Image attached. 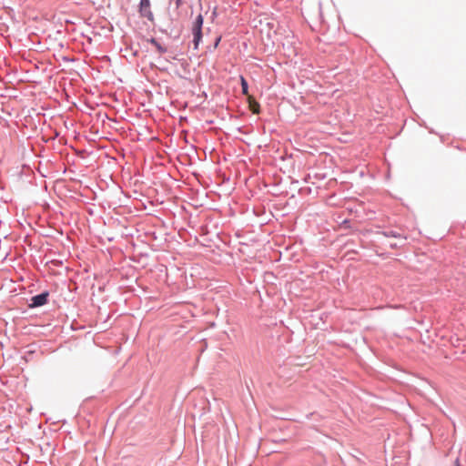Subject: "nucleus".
Returning <instances> with one entry per match:
<instances>
[{
  "label": "nucleus",
  "instance_id": "1",
  "mask_svg": "<svg viewBox=\"0 0 466 466\" xmlns=\"http://www.w3.org/2000/svg\"><path fill=\"white\" fill-rule=\"evenodd\" d=\"M203 21H204L203 15L201 14H199L196 17V19L193 23V25H192L193 43H194L195 49H198V45L202 38Z\"/></svg>",
  "mask_w": 466,
  "mask_h": 466
},
{
  "label": "nucleus",
  "instance_id": "8",
  "mask_svg": "<svg viewBox=\"0 0 466 466\" xmlns=\"http://www.w3.org/2000/svg\"><path fill=\"white\" fill-rule=\"evenodd\" d=\"M456 466H461L458 462L456 463Z\"/></svg>",
  "mask_w": 466,
  "mask_h": 466
},
{
  "label": "nucleus",
  "instance_id": "7",
  "mask_svg": "<svg viewBox=\"0 0 466 466\" xmlns=\"http://www.w3.org/2000/svg\"><path fill=\"white\" fill-rule=\"evenodd\" d=\"M176 5L178 7L181 5V0H177Z\"/></svg>",
  "mask_w": 466,
  "mask_h": 466
},
{
  "label": "nucleus",
  "instance_id": "6",
  "mask_svg": "<svg viewBox=\"0 0 466 466\" xmlns=\"http://www.w3.org/2000/svg\"><path fill=\"white\" fill-rule=\"evenodd\" d=\"M240 81H241L242 93L248 96L249 95L248 92V82L246 81V79L243 76L240 77Z\"/></svg>",
  "mask_w": 466,
  "mask_h": 466
},
{
  "label": "nucleus",
  "instance_id": "2",
  "mask_svg": "<svg viewBox=\"0 0 466 466\" xmlns=\"http://www.w3.org/2000/svg\"><path fill=\"white\" fill-rule=\"evenodd\" d=\"M48 293L44 292L31 298L30 308H35L45 305L47 302Z\"/></svg>",
  "mask_w": 466,
  "mask_h": 466
},
{
  "label": "nucleus",
  "instance_id": "4",
  "mask_svg": "<svg viewBox=\"0 0 466 466\" xmlns=\"http://www.w3.org/2000/svg\"><path fill=\"white\" fill-rule=\"evenodd\" d=\"M249 108L254 114H258L259 112V104L254 99L252 96H248V97Z\"/></svg>",
  "mask_w": 466,
  "mask_h": 466
},
{
  "label": "nucleus",
  "instance_id": "5",
  "mask_svg": "<svg viewBox=\"0 0 466 466\" xmlns=\"http://www.w3.org/2000/svg\"><path fill=\"white\" fill-rule=\"evenodd\" d=\"M149 42L156 47L159 54H164L167 52V48L161 46L155 38H151Z\"/></svg>",
  "mask_w": 466,
  "mask_h": 466
},
{
  "label": "nucleus",
  "instance_id": "3",
  "mask_svg": "<svg viewBox=\"0 0 466 466\" xmlns=\"http://www.w3.org/2000/svg\"><path fill=\"white\" fill-rule=\"evenodd\" d=\"M139 8H140L141 15L148 18L151 21L153 20V14L150 11V2H149V0H141L140 1V5H139Z\"/></svg>",
  "mask_w": 466,
  "mask_h": 466
}]
</instances>
